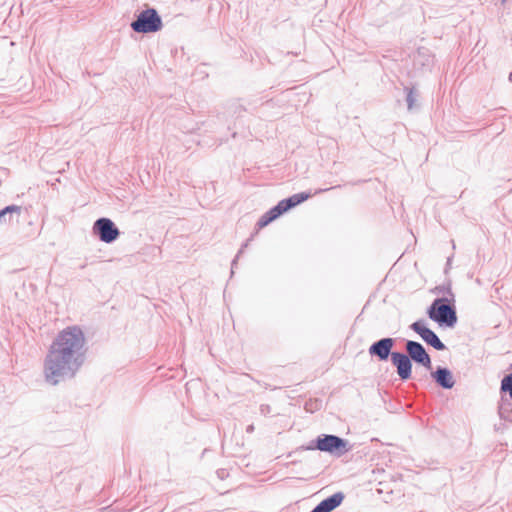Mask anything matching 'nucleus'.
<instances>
[{
  "label": "nucleus",
  "mask_w": 512,
  "mask_h": 512,
  "mask_svg": "<svg viewBox=\"0 0 512 512\" xmlns=\"http://www.w3.org/2000/svg\"><path fill=\"white\" fill-rule=\"evenodd\" d=\"M86 338L79 326L60 331L49 346L43 363L45 381L53 386L76 376L86 360Z\"/></svg>",
  "instance_id": "nucleus-1"
},
{
  "label": "nucleus",
  "mask_w": 512,
  "mask_h": 512,
  "mask_svg": "<svg viewBox=\"0 0 512 512\" xmlns=\"http://www.w3.org/2000/svg\"><path fill=\"white\" fill-rule=\"evenodd\" d=\"M405 351V353L397 351L393 354V366L400 380L407 381L411 378L413 362L428 370L432 369L431 357L420 342L406 340Z\"/></svg>",
  "instance_id": "nucleus-2"
},
{
  "label": "nucleus",
  "mask_w": 512,
  "mask_h": 512,
  "mask_svg": "<svg viewBox=\"0 0 512 512\" xmlns=\"http://www.w3.org/2000/svg\"><path fill=\"white\" fill-rule=\"evenodd\" d=\"M351 446L346 439L333 434H321L307 446H301L296 451L319 450L333 456L341 457L350 450Z\"/></svg>",
  "instance_id": "nucleus-3"
},
{
  "label": "nucleus",
  "mask_w": 512,
  "mask_h": 512,
  "mask_svg": "<svg viewBox=\"0 0 512 512\" xmlns=\"http://www.w3.org/2000/svg\"><path fill=\"white\" fill-rule=\"evenodd\" d=\"M427 315L440 326L448 328H453L458 320L456 308L447 297L434 299L427 310Z\"/></svg>",
  "instance_id": "nucleus-4"
},
{
  "label": "nucleus",
  "mask_w": 512,
  "mask_h": 512,
  "mask_svg": "<svg viewBox=\"0 0 512 512\" xmlns=\"http://www.w3.org/2000/svg\"><path fill=\"white\" fill-rule=\"evenodd\" d=\"M130 26L136 33L147 34L160 31L163 23L156 9L148 8L141 11Z\"/></svg>",
  "instance_id": "nucleus-5"
},
{
  "label": "nucleus",
  "mask_w": 512,
  "mask_h": 512,
  "mask_svg": "<svg viewBox=\"0 0 512 512\" xmlns=\"http://www.w3.org/2000/svg\"><path fill=\"white\" fill-rule=\"evenodd\" d=\"M92 233L97 236L100 241L107 244L115 242L120 236L118 227L107 217L98 218L94 222Z\"/></svg>",
  "instance_id": "nucleus-6"
},
{
  "label": "nucleus",
  "mask_w": 512,
  "mask_h": 512,
  "mask_svg": "<svg viewBox=\"0 0 512 512\" xmlns=\"http://www.w3.org/2000/svg\"><path fill=\"white\" fill-rule=\"evenodd\" d=\"M395 343L396 340L394 338H381L369 346L368 353L372 358H376L381 362L387 361L390 358L391 363L393 364V354L395 351H392V349L395 346Z\"/></svg>",
  "instance_id": "nucleus-7"
},
{
  "label": "nucleus",
  "mask_w": 512,
  "mask_h": 512,
  "mask_svg": "<svg viewBox=\"0 0 512 512\" xmlns=\"http://www.w3.org/2000/svg\"><path fill=\"white\" fill-rule=\"evenodd\" d=\"M410 329L418 334L421 339L429 346L433 347L438 351L446 349L445 344L440 340L438 335L427 327L425 320H417L410 325Z\"/></svg>",
  "instance_id": "nucleus-8"
},
{
  "label": "nucleus",
  "mask_w": 512,
  "mask_h": 512,
  "mask_svg": "<svg viewBox=\"0 0 512 512\" xmlns=\"http://www.w3.org/2000/svg\"><path fill=\"white\" fill-rule=\"evenodd\" d=\"M310 197H311V194L307 193V192L293 194L292 196L279 201L278 204L274 206V212H277L279 214V216H281L285 212L289 211L290 209L303 203Z\"/></svg>",
  "instance_id": "nucleus-9"
},
{
  "label": "nucleus",
  "mask_w": 512,
  "mask_h": 512,
  "mask_svg": "<svg viewBox=\"0 0 512 512\" xmlns=\"http://www.w3.org/2000/svg\"><path fill=\"white\" fill-rule=\"evenodd\" d=\"M431 377L443 389H452L455 385L453 374L447 367L438 366L431 372Z\"/></svg>",
  "instance_id": "nucleus-10"
},
{
  "label": "nucleus",
  "mask_w": 512,
  "mask_h": 512,
  "mask_svg": "<svg viewBox=\"0 0 512 512\" xmlns=\"http://www.w3.org/2000/svg\"><path fill=\"white\" fill-rule=\"evenodd\" d=\"M344 500L342 492L334 493L317 504L310 512H331L341 505Z\"/></svg>",
  "instance_id": "nucleus-11"
},
{
  "label": "nucleus",
  "mask_w": 512,
  "mask_h": 512,
  "mask_svg": "<svg viewBox=\"0 0 512 512\" xmlns=\"http://www.w3.org/2000/svg\"><path fill=\"white\" fill-rule=\"evenodd\" d=\"M344 500L342 492L334 493L317 504L310 512H331L341 505Z\"/></svg>",
  "instance_id": "nucleus-12"
},
{
  "label": "nucleus",
  "mask_w": 512,
  "mask_h": 512,
  "mask_svg": "<svg viewBox=\"0 0 512 512\" xmlns=\"http://www.w3.org/2000/svg\"><path fill=\"white\" fill-rule=\"evenodd\" d=\"M498 412L501 419L512 422V399L509 396L501 394Z\"/></svg>",
  "instance_id": "nucleus-13"
},
{
  "label": "nucleus",
  "mask_w": 512,
  "mask_h": 512,
  "mask_svg": "<svg viewBox=\"0 0 512 512\" xmlns=\"http://www.w3.org/2000/svg\"><path fill=\"white\" fill-rule=\"evenodd\" d=\"M22 208L18 205H9L0 210V224L8 223L12 221L13 215L19 216Z\"/></svg>",
  "instance_id": "nucleus-14"
},
{
  "label": "nucleus",
  "mask_w": 512,
  "mask_h": 512,
  "mask_svg": "<svg viewBox=\"0 0 512 512\" xmlns=\"http://www.w3.org/2000/svg\"><path fill=\"white\" fill-rule=\"evenodd\" d=\"M279 216L277 212H274V207L264 213L257 221L256 226L258 229H262L269 225L272 221L276 220Z\"/></svg>",
  "instance_id": "nucleus-15"
},
{
  "label": "nucleus",
  "mask_w": 512,
  "mask_h": 512,
  "mask_svg": "<svg viewBox=\"0 0 512 512\" xmlns=\"http://www.w3.org/2000/svg\"><path fill=\"white\" fill-rule=\"evenodd\" d=\"M500 393L512 399V372L502 378Z\"/></svg>",
  "instance_id": "nucleus-16"
},
{
  "label": "nucleus",
  "mask_w": 512,
  "mask_h": 512,
  "mask_svg": "<svg viewBox=\"0 0 512 512\" xmlns=\"http://www.w3.org/2000/svg\"><path fill=\"white\" fill-rule=\"evenodd\" d=\"M404 91L406 92V102H407L408 110H412L417 101L418 92L415 88H410V87H404Z\"/></svg>",
  "instance_id": "nucleus-17"
},
{
  "label": "nucleus",
  "mask_w": 512,
  "mask_h": 512,
  "mask_svg": "<svg viewBox=\"0 0 512 512\" xmlns=\"http://www.w3.org/2000/svg\"><path fill=\"white\" fill-rule=\"evenodd\" d=\"M250 240H251V239H248V240H247V241L242 245V247H241V249L238 251V253H237L236 257L233 259L232 264H231V274H233V273H234V268H235V267H236V265H237V260H238V258H239V256H240V254L243 252V250L248 246V243H249V241H250Z\"/></svg>",
  "instance_id": "nucleus-18"
},
{
  "label": "nucleus",
  "mask_w": 512,
  "mask_h": 512,
  "mask_svg": "<svg viewBox=\"0 0 512 512\" xmlns=\"http://www.w3.org/2000/svg\"><path fill=\"white\" fill-rule=\"evenodd\" d=\"M439 292L447 293L449 295H452L451 288L448 287H437L436 288Z\"/></svg>",
  "instance_id": "nucleus-19"
},
{
  "label": "nucleus",
  "mask_w": 512,
  "mask_h": 512,
  "mask_svg": "<svg viewBox=\"0 0 512 512\" xmlns=\"http://www.w3.org/2000/svg\"><path fill=\"white\" fill-rule=\"evenodd\" d=\"M260 411L262 414L266 415L267 413L270 412V406L269 405H261L260 406Z\"/></svg>",
  "instance_id": "nucleus-20"
},
{
  "label": "nucleus",
  "mask_w": 512,
  "mask_h": 512,
  "mask_svg": "<svg viewBox=\"0 0 512 512\" xmlns=\"http://www.w3.org/2000/svg\"><path fill=\"white\" fill-rule=\"evenodd\" d=\"M246 431H247V433H252L254 431V425L253 424L248 425L246 428Z\"/></svg>",
  "instance_id": "nucleus-21"
},
{
  "label": "nucleus",
  "mask_w": 512,
  "mask_h": 512,
  "mask_svg": "<svg viewBox=\"0 0 512 512\" xmlns=\"http://www.w3.org/2000/svg\"><path fill=\"white\" fill-rule=\"evenodd\" d=\"M509 80L512 82V71L509 74Z\"/></svg>",
  "instance_id": "nucleus-22"
}]
</instances>
